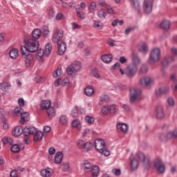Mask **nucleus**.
Here are the masks:
<instances>
[{
    "instance_id": "f257e3e1",
    "label": "nucleus",
    "mask_w": 177,
    "mask_h": 177,
    "mask_svg": "<svg viewBox=\"0 0 177 177\" xmlns=\"http://www.w3.org/2000/svg\"><path fill=\"white\" fill-rule=\"evenodd\" d=\"M25 46L21 48V53L22 55V57L26 59L28 56L29 52L31 53H35L38 50V48H39V43H38V40L34 39L32 38H30L24 40Z\"/></svg>"
},
{
    "instance_id": "f03ea898",
    "label": "nucleus",
    "mask_w": 177,
    "mask_h": 177,
    "mask_svg": "<svg viewBox=\"0 0 177 177\" xmlns=\"http://www.w3.org/2000/svg\"><path fill=\"white\" fill-rule=\"evenodd\" d=\"M81 168L84 172H91L92 177H97L99 175V167L92 165L88 160L82 163Z\"/></svg>"
},
{
    "instance_id": "7ed1b4c3",
    "label": "nucleus",
    "mask_w": 177,
    "mask_h": 177,
    "mask_svg": "<svg viewBox=\"0 0 177 177\" xmlns=\"http://www.w3.org/2000/svg\"><path fill=\"white\" fill-rule=\"evenodd\" d=\"M94 146L96 151L101 153V154H103V156H105V157H109V156H110V151L106 149V143L104 140L100 138L95 140Z\"/></svg>"
},
{
    "instance_id": "20e7f679",
    "label": "nucleus",
    "mask_w": 177,
    "mask_h": 177,
    "mask_svg": "<svg viewBox=\"0 0 177 177\" xmlns=\"http://www.w3.org/2000/svg\"><path fill=\"white\" fill-rule=\"evenodd\" d=\"M77 147L82 150L84 153H88V151H91L92 150V147L93 145L91 143V142H85V141L82 140H77Z\"/></svg>"
},
{
    "instance_id": "39448f33",
    "label": "nucleus",
    "mask_w": 177,
    "mask_h": 177,
    "mask_svg": "<svg viewBox=\"0 0 177 177\" xmlns=\"http://www.w3.org/2000/svg\"><path fill=\"white\" fill-rule=\"evenodd\" d=\"M136 157H137V158H138L140 161H142L143 166L145 167V168H146V169H149V168L151 167L150 158L145 156V153L139 151L136 154Z\"/></svg>"
},
{
    "instance_id": "423d86ee",
    "label": "nucleus",
    "mask_w": 177,
    "mask_h": 177,
    "mask_svg": "<svg viewBox=\"0 0 177 177\" xmlns=\"http://www.w3.org/2000/svg\"><path fill=\"white\" fill-rule=\"evenodd\" d=\"M150 59V63L151 64H154V63H156V62H158L160 59H161V51L160 50V48H153L151 54L149 55Z\"/></svg>"
},
{
    "instance_id": "0eeeda50",
    "label": "nucleus",
    "mask_w": 177,
    "mask_h": 177,
    "mask_svg": "<svg viewBox=\"0 0 177 177\" xmlns=\"http://www.w3.org/2000/svg\"><path fill=\"white\" fill-rule=\"evenodd\" d=\"M81 70V63L80 62H74L72 63L71 66L67 68L66 72L68 75H75Z\"/></svg>"
},
{
    "instance_id": "6e6552de",
    "label": "nucleus",
    "mask_w": 177,
    "mask_h": 177,
    "mask_svg": "<svg viewBox=\"0 0 177 177\" xmlns=\"http://www.w3.org/2000/svg\"><path fill=\"white\" fill-rule=\"evenodd\" d=\"M177 138V129H175L172 131L167 132V135L160 134L159 139L161 142H168V140H171V139H175Z\"/></svg>"
},
{
    "instance_id": "1a4fd4ad",
    "label": "nucleus",
    "mask_w": 177,
    "mask_h": 177,
    "mask_svg": "<svg viewBox=\"0 0 177 177\" xmlns=\"http://www.w3.org/2000/svg\"><path fill=\"white\" fill-rule=\"evenodd\" d=\"M64 31L63 29H60L59 28H56L53 30V42L54 44H57L59 42H62V39L63 38Z\"/></svg>"
},
{
    "instance_id": "9d476101",
    "label": "nucleus",
    "mask_w": 177,
    "mask_h": 177,
    "mask_svg": "<svg viewBox=\"0 0 177 177\" xmlns=\"http://www.w3.org/2000/svg\"><path fill=\"white\" fill-rule=\"evenodd\" d=\"M153 167L158 174H164L165 172V163L160 159L153 161Z\"/></svg>"
},
{
    "instance_id": "9b49d317",
    "label": "nucleus",
    "mask_w": 177,
    "mask_h": 177,
    "mask_svg": "<svg viewBox=\"0 0 177 177\" xmlns=\"http://www.w3.org/2000/svg\"><path fill=\"white\" fill-rule=\"evenodd\" d=\"M143 9L145 13H150L153 9V2L150 0H144Z\"/></svg>"
},
{
    "instance_id": "f8f14e48",
    "label": "nucleus",
    "mask_w": 177,
    "mask_h": 177,
    "mask_svg": "<svg viewBox=\"0 0 177 177\" xmlns=\"http://www.w3.org/2000/svg\"><path fill=\"white\" fill-rule=\"evenodd\" d=\"M156 118L159 120H162V118H164L165 117V113H164V108H162V106L158 105L156 108Z\"/></svg>"
},
{
    "instance_id": "ddd939ff",
    "label": "nucleus",
    "mask_w": 177,
    "mask_h": 177,
    "mask_svg": "<svg viewBox=\"0 0 177 177\" xmlns=\"http://www.w3.org/2000/svg\"><path fill=\"white\" fill-rule=\"evenodd\" d=\"M58 45V55H62L64 54V52L67 50V44L64 41H59Z\"/></svg>"
},
{
    "instance_id": "4468645a",
    "label": "nucleus",
    "mask_w": 177,
    "mask_h": 177,
    "mask_svg": "<svg viewBox=\"0 0 177 177\" xmlns=\"http://www.w3.org/2000/svg\"><path fill=\"white\" fill-rule=\"evenodd\" d=\"M116 128L118 132H123V133H127L128 132V124L125 123H118L116 124Z\"/></svg>"
},
{
    "instance_id": "2eb2a0df",
    "label": "nucleus",
    "mask_w": 177,
    "mask_h": 177,
    "mask_svg": "<svg viewBox=\"0 0 177 177\" xmlns=\"http://www.w3.org/2000/svg\"><path fill=\"white\" fill-rule=\"evenodd\" d=\"M151 82H153V80L147 76H145L140 80V84L142 86H149Z\"/></svg>"
},
{
    "instance_id": "dca6fc26",
    "label": "nucleus",
    "mask_w": 177,
    "mask_h": 177,
    "mask_svg": "<svg viewBox=\"0 0 177 177\" xmlns=\"http://www.w3.org/2000/svg\"><path fill=\"white\" fill-rule=\"evenodd\" d=\"M40 174L42 177H52L53 175V170L50 168L44 169L40 171Z\"/></svg>"
},
{
    "instance_id": "f3484780",
    "label": "nucleus",
    "mask_w": 177,
    "mask_h": 177,
    "mask_svg": "<svg viewBox=\"0 0 177 177\" xmlns=\"http://www.w3.org/2000/svg\"><path fill=\"white\" fill-rule=\"evenodd\" d=\"M37 132V128L35 127H25L24 129V136H28L29 135H34Z\"/></svg>"
},
{
    "instance_id": "a211bd4d",
    "label": "nucleus",
    "mask_w": 177,
    "mask_h": 177,
    "mask_svg": "<svg viewBox=\"0 0 177 177\" xmlns=\"http://www.w3.org/2000/svg\"><path fill=\"white\" fill-rule=\"evenodd\" d=\"M160 27L163 30H169L171 28V22L169 20L163 19L160 24Z\"/></svg>"
},
{
    "instance_id": "6ab92c4d",
    "label": "nucleus",
    "mask_w": 177,
    "mask_h": 177,
    "mask_svg": "<svg viewBox=\"0 0 177 177\" xmlns=\"http://www.w3.org/2000/svg\"><path fill=\"white\" fill-rule=\"evenodd\" d=\"M169 91V88L168 87H161L159 89L156 91V95L158 97L162 96V95H165V93H168Z\"/></svg>"
},
{
    "instance_id": "aec40b11",
    "label": "nucleus",
    "mask_w": 177,
    "mask_h": 177,
    "mask_svg": "<svg viewBox=\"0 0 177 177\" xmlns=\"http://www.w3.org/2000/svg\"><path fill=\"white\" fill-rule=\"evenodd\" d=\"M141 10H142V7H140V3L139 2V0H134V2H133L134 12L137 13V15H140Z\"/></svg>"
},
{
    "instance_id": "412c9836",
    "label": "nucleus",
    "mask_w": 177,
    "mask_h": 177,
    "mask_svg": "<svg viewBox=\"0 0 177 177\" xmlns=\"http://www.w3.org/2000/svg\"><path fill=\"white\" fill-rule=\"evenodd\" d=\"M140 99H142V91L140 89H134L133 102H138Z\"/></svg>"
},
{
    "instance_id": "4be33fe9",
    "label": "nucleus",
    "mask_w": 177,
    "mask_h": 177,
    "mask_svg": "<svg viewBox=\"0 0 177 177\" xmlns=\"http://www.w3.org/2000/svg\"><path fill=\"white\" fill-rule=\"evenodd\" d=\"M14 136H20L21 133L24 134V129L22 127L18 126L15 128L14 131H12Z\"/></svg>"
},
{
    "instance_id": "5701e85b",
    "label": "nucleus",
    "mask_w": 177,
    "mask_h": 177,
    "mask_svg": "<svg viewBox=\"0 0 177 177\" xmlns=\"http://www.w3.org/2000/svg\"><path fill=\"white\" fill-rule=\"evenodd\" d=\"M140 66V59L138 55L133 57V68L134 71H138V68Z\"/></svg>"
},
{
    "instance_id": "b1692460",
    "label": "nucleus",
    "mask_w": 177,
    "mask_h": 177,
    "mask_svg": "<svg viewBox=\"0 0 177 177\" xmlns=\"http://www.w3.org/2000/svg\"><path fill=\"white\" fill-rule=\"evenodd\" d=\"M174 60H175V57H166L164 58L162 64L163 67H167V66H168V64L170 63H172Z\"/></svg>"
},
{
    "instance_id": "393cba45",
    "label": "nucleus",
    "mask_w": 177,
    "mask_h": 177,
    "mask_svg": "<svg viewBox=\"0 0 177 177\" xmlns=\"http://www.w3.org/2000/svg\"><path fill=\"white\" fill-rule=\"evenodd\" d=\"M9 56L10 59H17L19 57V50L17 48H12L9 52Z\"/></svg>"
},
{
    "instance_id": "a878e982",
    "label": "nucleus",
    "mask_w": 177,
    "mask_h": 177,
    "mask_svg": "<svg viewBox=\"0 0 177 177\" xmlns=\"http://www.w3.org/2000/svg\"><path fill=\"white\" fill-rule=\"evenodd\" d=\"M63 161V153L57 152L55 156V164H60Z\"/></svg>"
},
{
    "instance_id": "bb28decb",
    "label": "nucleus",
    "mask_w": 177,
    "mask_h": 177,
    "mask_svg": "<svg viewBox=\"0 0 177 177\" xmlns=\"http://www.w3.org/2000/svg\"><path fill=\"white\" fill-rule=\"evenodd\" d=\"M138 50L141 52V53H147L149 50V48L147 47V44L146 43H142L138 46Z\"/></svg>"
},
{
    "instance_id": "cd10ccee",
    "label": "nucleus",
    "mask_w": 177,
    "mask_h": 177,
    "mask_svg": "<svg viewBox=\"0 0 177 177\" xmlns=\"http://www.w3.org/2000/svg\"><path fill=\"white\" fill-rule=\"evenodd\" d=\"M73 128H75L77 131H81V128H82V124L78 120H75L72 122Z\"/></svg>"
},
{
    "instance_id": "c85d7f7f",
    "label": "nucleus",
    "mask_w": 177,
    "mask_h": 177,
    "mask_svg": "<svg viewBox=\"0 0 177 177\" xmlns=\"http://www.w3.org/2000/svg\"><path fill=\"white\" fill-rule=\"evenodd\" d=\"M41 34L42 33L40 29H35L32 32V37L33 39H35L37 41V39H38L41 37Z\"/></svg>"
},
{
    "instance_id": "c756f323",
    "label": "nucleus",
    "mask_w": 177,
    "mask_h": 177,
    "mask_svg": "<svg viewBox=\"0 0 177 177\" xmlns=\"http://www.w3.org/2000/svg\"><path fill=\"white\" fill-rule=\"evenodd\" d=\"M11 86L12 85H10V83L3 82L0 84V89L3 91V92H7V91H9V88H11Z\"/></svg>"
},
{
    "instance_id": "7c9ffc66",
    "label": "nucleus",
    "mask_w": 177,
    "mask_h": 177,
    "mask_svg": "<svg viewBox=\"0 0 177 177\" xmlns=\"http://www.w3.org/2000/svg\"><path fill=\"white\" fill-rule=\"evenodd\" d=\"M125 74L128 75V77L133 76V65H129L125 70Z\"/></svg>"
},
{
    "instance_id": "2f4dec72",
    "label": "nucleus",
    "mask_w": 177,
    "mask_h": 177,
    "mask_svg": "<svg viewBox=\"0 0 177 177\" xmlns=\"http://www.w3.org/2000/svg\"><path fill=\"white\" fill-rule=\"evenodd\" d=\"M95 93V90L92 86H87L84 88V94L86 96H92Z\"/></svg>"
},
{
    "instance_id": "473e14b6",
    "label": "nucleus",
    "mask_w": 177,
    "mask_h": 177,
    "mask_svg": "<svg viewBox=\"0 0 177 177\" xmlns=\"http://www.w3.org/2000/svg\"><path fill=\"white\" fill-rule=\"evenodd\" d=\"M102 60L104 63H111V60H113V55H110V54H106L105 55H103L102 57Z\"/></svg>"
},
{
    "instance_id": "72a5a7b5",
    "label": "nucleus",
    "mask_w": 177,
    "mask_h": 177,
    "mask_svg": "<svg viewBox=\"0 0 177 177\" xmlns=\"http://www.w3.org/2000/svg\"><path fill=\"white\" fill-rule=\"evenodd\" d=\"M59 122L62 125H67L68 124V118H67V116H66L64 115H62L59 117Z\"/></svg>"
},
{
    "instance_id": "f704fd0d",
    "label": "nucleus",
    "mask_w": 177,
    "mask_h": 177,
    "mask_svg": "<svg viewBox=\"0 0 177 177\" xmlns=\"http://www.w3.org/2000/svg\"><path fill=\"white\" fill-rule=\"evenodd\" d=\"M28 115H30V114H28V113L27 112H24V113H21V119H20V123L21 124H24V122H26V121H28Z\"/></svg>"
},
{
    "instance_id": "c9c22d12",
    "label": "nucleus",
    "mask_w": 177,
    "mask_h": 177,
    "mask_svg": "<svg viewBox=\"0 0 177 177\" xmlns=\"http://www.w3.org/2000/svg\"><path fill=\"white\" fill-rule=\"evenodd\" d=\"M50 107V101L46 100L42 101L41 103V110H48Z\"/></svg>"
},
{
    "instance_id": "e433bc0d",
    "label": "nucleus",
    "mask_w": 177,
    "mask_h": 177,
    "mask_svg": "<svg viewBox=\"0 0 177 177\" xmlns=\"http://www.w3.org/2000/svg\"><path fill=\"white\" fill-rule=\"evenodd\" d=\"M47 114L49 118H53V117H55V115H56V110L55 109V108L50 106L47 109Z\"/></svg>"
},
{
    "instance_id": "4c0bfd02",
    "label": "nucleus",
    "mask_w": 177,
    "mask_h": 177,
    "mask_svg": "<svg viewBox=\"0 0 177 177\" xmlns=\"http://www.w3.org/2000/svg\"><path fill=\"white\" fill-rule=\"evenodd\" d=\"M40 31H41V34H43L44 37H48V35L50 34V30H49V26H42L41 30H40Z\"/></svg>"
},
{
    "instance_id": "58836bf2",
    "label": "nucleus",
    "mask_w": 177,
    "mask_h": 177,
    "mask_svg": "<svg viewBox=\"0 0 177 177\" xmlns=\"http://www.w3.org/2000/svg\"><path fill=\"white\" fill-rule=\"evenodd\" d=\"M171 81H172V84H171V88L174 89V91H177V80H176V76L175 75H172L170 77Z\"/></svg>"
},
{
    "instance_id": "ea45409f",
    "label": "nucleus",
    "mask_w": 177,
    "mask_h": 177,
    "mask_svg": "<svg viewBox=\"0 0 177 177\" xmlns=\"http://www.w3.org/2000/svg\"><path fill=\"white\" fill-rule=\"evenodd\" d=\"M50 52H52V44L47 43L45 46L44 53L46 56H49L50 55Z\"/></svg>"
},
{
    "instance_id": "a19ab883",
    "label": "nucleus",
    "mask_w": 177,
    "mask_h": 177,
    "mask_svg": "<svg viewBox=\"0 0 177 177\" xmlns=\"http://www.w3.org/2000/svg\"><path fill=\"white\" fill-rule=\"evenodd\" d=\"M44 138V133L41 131H36L34 136L35 142H38V140H41Z\"/></svg>"
},
{
    "instance_id": "79ce46f5",
    "label": "nucleus",
    "mask_w": 177,
    "mask_h": 177,
    "mask_svg": "<svg viewBox=\"0 0 177 177\" xmlns=\"http://www.w3.org/2000/svg\"><path fill=\"white\" fill-rule=\"evenodd\" d=\"M109 99L110 98L108 95L102 94L100 96V100L99 103L100 105L103 104V103H107V102H109Z\"/></svg>"
},
{
    "instance_id": "37998d69",
    "label": "nucleus",
    "mask_w": 177,
    "mask_h": 177,
    "mask_svg": "<svg viewBox=\"0 0 177 177\" xmlns=\"http://www.w3.org/2000/svg\"><path fill=\"white\" fill-rule=\"evenodd\" d=\"M118 111V106L115 104H112L109 106V113L111 115L115 114Z\"/></svg>"
},
{
    "instance_id": "c03bdc74",
    "label": "nucleus",
    "mask_w": 177,
    "mask_h": 177,
    "mask_svg": "<svg viewBox=\"0 0 177 177\" xmlns=\"http://www.w3.org/2000/svg\"><path fill=\"white\" fill-rule=\"evenodd\" d=\"M61 169L63 172H67L70 169V163L67 162H64L61 164Z\"/></svg>"
},
{
    "instance_id": "a18cd8bd",
    "label": "nucleus",
    "mask_w": 177,
    "mask_h": 177,
    "mask_svg": "<svg viewBox=\"0 0 177 177\" xmlns=\"http://www.w3.org/2000/svg\"><path fill=\"white\" fill-rule=\"evenodd\" d=\"M1 141L3 145H13V140L10 137H3Z\"/></svg>"
},
{
    "instance_id": "49530a36",
    "label": "nucleus",
    "mask_w": 177,
    "mask_h": 177,
    "mask_svg": "<svg viewBox=\"0 0 177 177\" xmlns=\"http://www.w3.org/2000/svg\"><path fill=\"white\" fill-rule=\"evenodd\" d=\"M76 13L77 17H80V19H85V13L82 9L76 8Z\"/></svg>"
},
{
    "instance_id": "de8ad7c7",
    "label": "nucleus",
    "mask_w": 177,
    "mask_h": 177,
    "mask_svg": "<svg viewBox=\"0 0 177 177\" xmlns=\"http://www.w3.org/2000/svg\"><path fill=\"white\" fill-rule=\"evenodd\" d=\"M26 59V67H28L30 66V64L32 63V61L34 60V57H32V55H29V54L28 55Z\"/></svg>"
},
{
    "instance_id": "09e8293b",
    "label": "nucleus",
    "mask_w": 177,
    "mask_h": 177,
    "mask_svg": "<svg viewBox=\"0 0 177 177\" xmlns=\"http://www.w3.org/2000/svg\"><path fill=\"white\" fill-rule=\"evenodd\" d=\"M106 11H104V10L103 9H101V10H99L98 12H97V17L100 18V19H106Z\"/></svg>"
},
{
    "instance_id": "8fccbe9b",
    "label": "nucleus",
    "mask_w": 177,
    "mask_h": 177,
    "mask_svg": "<svg viewBox=\"0 0 177 177\" xmlns=\"http://www.w3.org/2000/svg\"><path fill=\"white\" fill-rule=\"evenodd\" d=\"M101 111L104 115H107V114H109V113H110V106H109V105L104 106L102 107Z\"/></svg>"
},
{
    "instance_id": "3c124183",
    "label": "nucleus",
    "mask_w": 177,
    "mask_h": 177,
    "mask_svg": "<svg viewBox=\"0 0 177 177\" xmlns=\"http://www.w3.org/2000/svg\"><path fill=\"white\" fill-rule=\"evenodd\" d=\"M10 151L12 153H19V151H20V147L19 145L15 144L11 146Z\"/></svg>"
},
{
    "instance_id": "603ef678",
    "label": "nucleus",
    "mask_w": 177,
    "mask_h": 177,
    "mask_svg": "<svg viewBox=\"0 0 177 177\" xmlns=\"http://www.w3.org/2000/svg\"><path fill=\"white\" fill-rule=\"evenodd\" d=\"M95 9H96V3L91 2L90 6H88V12L89 13H94Z\"/></svg>"
},
{
    "instance_id": "864d4df0",
    "label": "nucleus",
    "mask_w": 177,
    "mask_h": 177,
    "mask_svg": "<svg viewBox=\"0 0 177 177\" xmlns=\"http://www.w3.org/2000/svg\"><path fill=\"white\" fill-rule=\"evenodd\" d=\"M91 74L95 77V78H101L100 75L99 74V71H97V69L93 68L91 70Z\"/></svg>"
},
{
    "instance_id": "5fc2aeb1",
    "label": "nucleus",
    "mask_w": 177,
    "mask_h": 177,
    "mask_svg": "<svg viewBox=\"0 0 177 177\" xmlns=\"http://www.w3.org/2000/svg\"><path fill=\"white\" fill-rule=\"evenodd\" d=\"M106 9L109 15H114L115 13V12L114 11V9L111 7V6H109V5L106 6Z\"/></svg>"
},
{
    "instance_id": "6e6d98bb",
    "label": "nucleus",
    "mask_w": 177,
    "mask_h": 177,
    "mask_svg": "<svg viewBox=\"0 0 177 177\" xmlns=\"http://www.w3.org/2000/svg\"><path fill=\"white\" fill-rule=\"evenodd\" d=\"M85 121L88 124H93V122H95V118H93L92 116L91 117V116H86L85 117Z\"/></svg>"
},
{
    "instance_id": "4d7b16f0",
    "label": "nucleus",
    "mask_w": 177,
    "mask_h": 177,
    "mask_svg": "<svg viewBox=\"0 0 177 177\" xmlns=\"http://www.w3.org/2000/svg\"><path fill=\"white\" fill-rule=\"evenodd\" d=\"M14 112L16 115H21V113H23V109H21L20 106L16 107L14 110Z\"/></svg>"
},
{
    "instance_id": "13d9d810",
    "label": "nucleus",
    "mask_w": 177,
    "mask_h": 177,
    "mask_svg": "<svg viewBox=\"0 0 177 177\" xmlns=\"http://www.w3.org/2000/svg\"><path fill=\"white\" fill-rule=\"evenodd\" d=\"M95 28H102V23L100 21H95L93 23Z\"/></svg>"
},
{
    "instance_id": "bf43d9fd",
    "label": "nucleus",
    "mask_w": 177,
    "mask_h": 177,
    "mask_svg": "<svg viewBox=\"0 0 177 177\" xmlns=\"http://www.w3.org/2000/svg\"><path fill=\"white\" fill-rule=\"evenodd\" d=\"M62 74V69L60 68H58L56 71L53 73V77L55 78H57L59 75Z\"/></svg>"
},
{
    "instance_id": "052dcab7",
    "label": "nucleus",
    "mask_w": 177,
    "mask_h": 177,
    "mask_svg": "<svg viewBox=\"0 0 177 177\" xmlns=\"http://www.w3.org/2000/svg\"><path fill=\"white\" fill-rule=\"evenodd\" d=\"M44 55H46V54H45V51L43 49H40L37 51V57H39V59H41V57H42Z\"/></svg>"
},
{
    "instance_id": "680f3d73",
    "label": "nucleus",
    "mask_w": 177,
    "mask_h": 177,
    "mask_svg": "<svg viewBox=\"0 0 177 177\" xmlns=\"http://www.w3.org/2000/svg\"><path fill=\"white\" fill-rule=\"evenodd\" d=\"M112 172L116 176H120V175H121V170H120V169H112Z\"/></svg>"
},
{
    "instance_id": "e2e57ef3",
    "label": "nucleus",
    "mask_w": 177,
    "mask_h": 177,
    "mask_svg": "<svg viewBox=\"0 0 177 177\" xmlns=\"http://www.w3.org/2000/svg\"><path fill=\"white\" fill-rule=\"evenodd\" d=\"M48 15L49 19H52V17H53L55 16V10H53L52 9L48 10Z\"/></svg>"
},
{
    "instance_id": "0e129e2a",
    "label": "nucleus",
    "mask_w": 177,
    "mask_h": 177,
    "mask_svg": "<svg viewBox=\"0 0 177 177\" xmlns=\"http://www.w3.org/2000/svg\"><path fill=\"white\" fill-rule=\"evenodd\" d=\"M72 28L73 30H78L81 28V26L78 25V24L73 22L72 23Z\"/></svg>"
},
{
    "instance_id": "69168bd1",
    "label": "nucleus",
    "mask_w": 177,
    "mask_h": 177,
    "mask_svg": "<svg viewBox=\"0 0 177 177\" xmlns=\"http://www.w3.org/2000/svg\"><path fill=\"white\" fill-rule=\"evenodd\" d=\"M56 20H62V19H64V15L62 12H59L56 17H55Z\"/></svg>"
},
{
    "instance_id": "338daca9",
    "label": "nucleus",
    "mask_w": 177,
    "mask_h": 177,
    "mask_svg": "<svg viewBox=\"0 0 177 177\" xmlns=\"http://www.w3.org/2000/svg\"><path fill=\"white\" fill-rule=\"evenodd\" d=\"M147 70H149V68H147V66H146V65H142L140 68L141 73H147Z\"/></svg>"
},
{
    "instance_id": "774afa93",
    "label": "nucleus",
    "mask_w": 177,
    "mask_h": 177,
    "mask_svg": "<svg viewBox=\"0 0 177 177\" xmlns=\"http://www.w3.org/2000/svg\"><path fill=\"white\" fill-rule=\"evenodd\" d=\"M115 41H114L111 39H109L107 40V44L109 46H115Z\"/></svg>"
}]
</instances>
